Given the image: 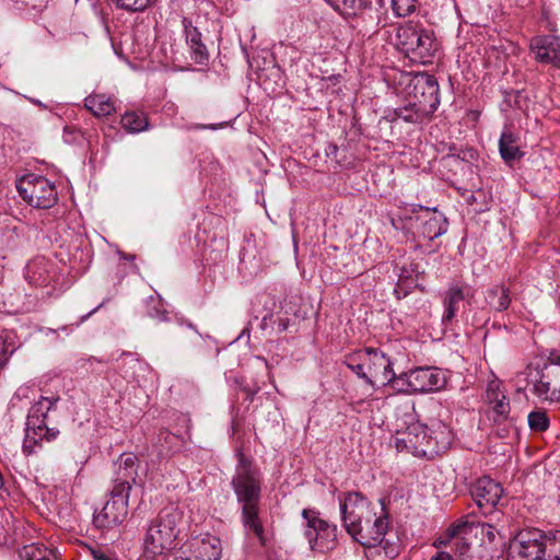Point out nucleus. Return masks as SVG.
Returning a JSON list of instances; mask_svg holds the SVG:
<instances>
[{"mask_svg":"<svg viewBox=\"0 0 560 560\" xmlns=\"http://www.w3.org/2000/svg\"><path fill=\"white\" fill-rule=\"evenodd\" d=\"M116 5L130 12L143 11L150 7L154 0H114Z\"/></svg>","mask_w":560,"mask_h":560,"instance_id":"2f4dec72","label":"nucleus"},{"mask_svg":"<svg viewBox=\"0 0 560 560\" xmlns=\"http://www.w3.org/2000/svg\"><path fill=\"white\" fill-rule=\"evenodd\" d=\"M417 7V0H392V10L398 18H406L412 14Z\"/></svg>","mask_w":560,"mask_h":560,"instance_id":"c756f323","label":"nucleus"},{"mask_svg":"<svg viewBox=\"0 0 560 560\" xmlns=\"http://www.w3.org/2000/svg\"><path fill=\"white\" fill-rule=\"evenodd\" d=\"M493 432L497 436L505 439L510 436L511 430L514 428L513 419L506 418L504 420L493 421Z\"/></svg>","mask_w":560,"mask_h":560,"instance_id":"72a5a7b5","label":"nucleus"},{"mask_svg":"<svg viewBox=\"0 0 560 560\" xmlns=\"http://www.w3.org/2000/svg\"><path fill=\"white\" fill-rule=\"evenodd\" d=\"M396 48L413 62L430 65L440 50L432 30L419 22H406L396 27Z\"/></svg>","mask_w":560,"mask_h":560,"instance_id":"20e7f679","label":"nucleus"},{"mask_svg":"<svg viewBox=\"0 0 560 560\" xmlns=\"http://www.w3.org/2000/svg\"><path fill=\"white\" fill-rule=\"evenodd\" d=\"M345 363L374 387L387 385L396 378L393 362L377 349L365 348L350 353L346 357Z\"/></svg>","mask_w":560,"mask_h":560,"instance_id":"39448f33","label":"nucleus"},{"mask_svg":"<svg viewBox=\"0 0 560 560\" xmlns=\"http://www.w3.org/2000/svg\"><path fill=\"white\" fill-rule=\"evenodd\" d=\"M318 514L317 511L312 509L303 510L302 516L307 523L304 535L312 550L326 552L336 547L337 526L319 518Z\"/></svg>","mask_w":560,"mask_h":560,"instance_id":"9d476101","label":"nucleus"},{"mask_svg":"<svg viewBox=\"0 0 560 560\" xmlns=\"http://www.w3.org/2000/svg\"><path fill=\"white\" fill-rule=\"evenodd\" d=\"M180 513L176 509L162 510L150 523L143 539L144 555L154 559L174 548Z\"/></svg>","mask_w":560,"mask_h":560,"instance_id":"423d86ee","label":"nucleus"},{"mask_svg":"<svg viewBox=\"0 0 560 560\" xmlns=\"http://www.w3.org/2000/svg\"><path fill=\"white\" fill-rule=\"evenodd\" d=\"M20 558L22 560H57L52 550L35 544L24 546L20 551Z\"/></svg>","mask_w":560,"mask_h":560,"instance_id":"a878e982","label":"nucleus"},{"mask_svg":"<svg viewBox=\"0 0 560 560\" xmlns=\"http://www.w3.org/2000/svg\"><path fill=\"white\" fill-rule=\"evenodd\" d=\"M542 532L527 528L511 540L508 560H546L542 551Z\"/></svg>","mask_w":560,"mask_h":560,"instance_id":"f8f14e48","label":"nucleus"},{"mask_svg":"<svg viewBox=\"0 0 560 560\" xmlns=\"http://www.w3.org/2000/svg\"><path fill=\"white\" fill-rule=\"evenodd\" d=\"M501 397H506L501 390V385L498 381H491L486 389L485 400L488 405L501 400Z\"/></svg>","mask_w":560,"mask_h":560,"instance_id":"473e14b6","label":"nucleus"},{"mask_svg":"<svg viewBox=\"0 0 560 560\" xmlns=\"http://www.w3.org/2000/svg\"><path fill=\"white\" fill-rule=\"evenodd\" d=\"M402 118L407 121L417 122L419 120V115L416 114V117L413 115H406L402 116Z\"/></svg>","mask_w":560,"mask_h":560,"instance_id":"37998d69","label":"nucleus"},{"mask_svg":"<svg viewBox=\"0 0 560 560\" xmlns=\"http://www.w3.org/2000/svg\"><path fill=\"white\" fill-rule=\"evenodd\" d=\"M471 493L478 506L490 512L500 501L503 489L501 485L493 479L482 477L476 481Z\"/></svg>","mask_w":560,"mask_h":560,"instance_id":"f3484780","label":"nucleus"},{"mask_svg":"<svg viewBox=\"0 0 560 560\" xmlns=\"http://www.w3.org/2000/svg\"><path fill=\"white\" fill-rule=\"evenodd\" d=\"M259 514V504L241 506V518L245 530L253 533L259 544L266 546L265 528Z\"/></svg>","mask_w":560,"mask_h":560,"instance_id":"6ab92c4d","label":"nucleus"},{"mask_svg":"<svg viewBox=\"0 0 560 560\" xmlns=\"http://www.w3.org/2000/svg\"><path fill=\"white\" fill-rule=\"evenodd\" d=\"M182 23L191 60L197 65H206L209 60V51L202 42L201 33L187 18H184Z\"/></svg>","mask_w":560,"mask_h":560,"instance_id":"a211bd4d","label":"nucleus"},{"mask_svg":"<svg viewBox=\"0 0 560 560\" xmlns=\"http://www.w3.org/2000/svg\"><path fill=\"white\" fill-rule=\"evenodd\" d=\"M467 526H468L467 522L460 521V522L452 524L447 528L446 533L450 538H454V537L460 535L467 528Z\"/></svg>","mask_w":560,"mask_h":560,"instance_id":"e433bc0d","label":"nucleus"},{"mask_svg":"<svg viewBox=\"0 0 560 560\" xmlns=\"http://www.w3.org/2000/svg\"><path fill=\"white\" fill-rule=\"evenodd\" d=\"M475 289L469 284H452L445 291L443 296L444 313L442 316V322L444 324L451 323L459 312L460 304L464 302L470 303L475 296Z\"/></svg>","mask_w":560,"mask_h":560,"instance_id":"2eb2a0df","label":"nucleus"},{"mask_svg":"<svg viewBox=\"0 0 560 560\" xmlns=\"http://www.w3.org/2000/svg\"><path fill=\"white\" fill-rule=\"evenodd\" d=\"M510 402L506 397H501V400L488 405L487 415L492 421L504 420L510 418Z\"/></svg>","mask_w":560,"mask_h":560,"instance_id":"c85d7f7f","label":"nucleus"},{"mask_svg":"<svg viewBox=\"0 0 560 560\" xmlns=\"http://www.w3.org/2000/svg\"><path fill=\"white\" fill-rule=\"evenodd\" d=\"M196 128H200V129H206V128L217 129V126L215 125H198Z\"/></svg>","mask_w":560,"mask_h":560,"instance_id":"c03bdc74","label":"nucleus"},{"mask_svg":"<svg viewBox=\"0 0 560 560\" xmlns=\"http://www.w3.org/2000/svg\"><path fill=\"white\" fill-rule=\"evenodd\" d=\"M84 106L95 117H106L116 112V100L109 95L94 93L85 97Z\"/></svg>","mask_w":560,"mask_h":560,"instance_id":"aec40b11","label":"nucleus"},{"mask_svg":"<svg viewBox=\"0 0 560 560\" xmlns=\"http://www.w3.org/2000/svg\"><path fill=\"white\" fill-rule=\"evenodd\" d=\"M415 103L418 112H434L439 104V84L431 75H422L413 79Z\"/></svg>","mask_w":560,"mask_h":560,"instance_id":"dca6fc26","label":"nucleus"},{"mask_svg":"<svg viewBox=\"0 0 560 560\" xmlns=\"http://www.w3.org/2000/svg\"><path fill=\"white\" fill-rule=\"evenodd\" d=\"M399 380L405 381L408 389L413 393L435 392L446 385L445 374L433 366L416 368L401 373Z\"/></svg>","mask_w":560,"mask_h":560,"instance_id":"ddd939ff","label":"nucleus"},{"mask_svg":"<svg viewBox=\"0 0 560 560\" xmlns=\"http://www.w3.org/2000/svg\"><path fill=\"white\" fill-rule=\"evenodd\" d=\"M529 49L537 62L560 69V37L537 35L530 39Z\"/></svg>","mask_w":560,"mask_h":560,"instance_id":"4468645a","label":"nucleus"},{"mask_svg":"<svg viewBox=\"0 0 560 560\" xmlns=\"http://www.w3.org/2000/svg\"><path fill=\"white\" fill-rule=\"evenodd\" d=\"M528 425L530 430L544 432L549 427V419L545 411L534 410L528 415Z\"/></svg>","mask_w":560,"mask_h":560,"instance_id":"7c9ffc66","label":"nucleus"},{"mask_svg":"<svg viewBox=\"0 0 560 560\" xmlns=\"http://www.w3.org/2000/svg\"><path fill=\"white\" fill-rule=\"evenodd\" d=\"M231 486L241 506L260 503L262 486L260 471L243 454L238 455Z\"/></svg>","mask_w":560,"mask_h":560,"instance_id":"0eeeda50","label":"nucleus"},{"mask_svg":"<svg viewBox=\"0 0 560 560\" xmlns=\"http://www.w3.org/2000/svg\"><path fill=\"white\" fill-rule=\"evenodd\" d=\"M339 501L348 534L365 548L381 545L389 527L388 513L383 502L373 504L359 492H349Z\"/></svg>","mask_w":560,"mask_h":560,"instance_id":"f257e3e1","label":"nucleus"},{"mask_svg":"<svg viewBox=\"0 0 560 560\" xmlns=\"http://www.w3.org/2000/svg\"><path fill=\"white\" fill-rule=\"evenodd\" d=\"M485 300L490 310L503 312L511 304L510 290L503 284H497L486 291Z\"/></svg>","mask_w":560,"mask_h":560,"instance_id":"412c9836","label":"nucleus"},{"mask_svg":"<svg viewBox=\"0 0 560 560\" xmlns=\"http://www.w3.org/2000/svg\"><path fill=\"white\" fill-rule=\"evenodd\" d=\"M342 1H343V3L346 4V3H348V2H351V3H352L354 0H342Z\"/></svg>","mask_w":560,"mask_h":560,"instance_id":"a18cd8bd","label":"nucleus"},{"mask_svg":"<svg viewBox=\"0 0 560 560\" xmlns=\"http://www.w3.org/2000/svg\"><path fill=\"white\" fill-rule=\"evenodd\" d=\"M92 556L94 560H116L115 558L105 555L103 551L95 549L92 550Z\"/></svg>","mask_w":560,"mask_h":560,"instance_id":"58836bf2","label":"nucleus"},{"mask_svg":"<svg viewBox=\"0 0 560 560\" xmlns=\"http://www.w3.org/2000/svg\"><path fill=\"white\" fill-rule=\"evenodd\" d=\"M58 434H59L58 430L48 428V433H45V440L47 442H50V441L55 440Z\"/></svg>","mask_w":560,"mask_h":560,"instance_id":"79ce46f5","label":"nucleus"},{"mask_svg":"<svg viewBox=\"0 0 560 560\" xmlns=\"http://www.w3.org/2000/svg\"><path fill=\"white\" fill-rule=\"evenodd\" d=\"M482 534L488 537L489 541L494 540V527L490 524L482 525Z\"/></svg>","mask_w":560,"mask_h":560,"instance_id":"4c0bfd02","label":"nucleus"},{"mask_svg":"<svg viewBox=\"0 0 560 560\" xmlns=\"http://www.w3.org/2000/svg\"><path fill=\"white\" fill-rule=\"evenodd\" d=\"M46 413L42 411L40 402L33 406L27 416L25 431L36 436L42 442L45 440V433H48V428L45 424Z\"/></svg>","mask_w":560,"mask_h":560,"instance_id":"4be33fe9","label":"nucleus"},{"mask_svg":"<svg viewBox=\"0 0 560 560\" xmlns=\"http://www.w3.org/2000/svg\"><path fill=\"white\" fill-rule=\"evenodd\" d=\"M430 560H452V557L445 551H438Z\"/></svg>","mask_w":560,"mask_h":560,"instance_id":"ea45409f","label":"nucleus"},{"mask_svg":"<svg viewBox=\"0 0 560 560\" xmlns=\"http://www.w3.org/2000/svg\"><path fill=\"white\" fill-rule=\"evenodd\" d=\"M447 411L435 407L433 417L427 423L411 422L404 430H397L394 444L398 452L417 457L433 458L445 453L452 445L454 435L445 422Z\"/></svg>","mask_w":560,"mask_h":560,"instance_id":"f03ea898","label":"nucleus"},{"mask_svg":"<svg viewBox=\"0 0 560 560\" xmlns=\"http://www.w3.org/2000/svg\"><path fill=\"white\" fill-rule=\"evenodd\" d=\"M122 128L130 132L137 133L148 129L149 121L143 112H127L121 117Z\"/></svg>","mask_w":560,"mask_h":560,"instance_id":"b1692460","label":"nucleus"},{"mask_svg":"<svg viewBox=\"0 0 560 560\" xmlns=\"http://www.w3.org/2000/svg\"><path fill=\"white\" fill-rule=\"evenodd\" d=\"M401 283H402V279L400 278V279H399V282H398V287H400V285H401Z\"/></svg>","mask_w":560,"mask_h":560,"instance_id":"49530a36","label":"nucleus"},{"mask_svg":"<svg viewBox=\"0 0 560 560\" xmlns=\"http://www.w3.org/2000/svg\"><path fill=\"white\" fill-rule=\"evenodd\" d=\"M542 551L546 560H560V530L542 533Z\"/></svg>","mask_w":560,"mask_h":560,"instance_id":"393cba45","label":"nucleus"},{"mask_svg":"<svg viewBox=\"0 0 560 560\" xmlns=\"http://www.w3.org/2000/svg\"><path fill=\"white\" fill-rule=\"evenodd\" d=\"M16 189L30 206L38 209H49L58 199L55 185L47 178L35 174L23 176L19 180Z\"/></svg>","mask_w":560,"mask_h":560,"instance_id":"1a4fd4ad","label":"nucleus"},{"mask_svg":"<svg viewBox=\"0 0 560 560\" xmlns=\"http://www.w3.org/2000/svg\"><path fill=\"white\" fill-rule=\"evenodd\" d=\"M499 150L501 158L505 162L518 159L522 153L520 151L517 139L510 129H504L499 141Z\"/></svg>","mask_w":560,"mask_h":560,"instance_id":"5701e85b","label":"nucleus"},{"mask_svg":"<svg viewBox=\"0 0 560 560\" xmlns=\"http://www.w3.org/2000/svg\"><path fill=\"white\" fill-rule=\"evenodd\" d=\"M537 375L533 393L544 400L560 401V354L551 353Z\"/></svg>","mask_w":560,"mask_h":560,"instance_id":"9b49d317","label":"nucleus"},{"mask_svg":"<svg viewBox=\"0 0 560 560\" xmlns=\"http://www.w3.org/2000/svg\"><path fill=\"white\" fill-rule=\"evenodd\" d=\"M455 545L458 560H475L474 556L468 555L470 547L465 540L458 538Z\"/></svg>","mask_w":560,"mask_h":560,"instance_id":"c9c22d12","label":"nucleus"},{"mask_svg":"<svg viewBox=\"0 0 560 560\" xmlns=\"http://www.w3.org/2000/svg\"><path fill=\"white\" fill-rule=\"evenodd\" d=\"M277 325H278V330L280 332L285 331L289 327V318H279Z\"/></svg>","mask_w":560,"mask_h":560,"instance_id":"a19ab883","label":"nucleus"},{"mask_svg":"<svg viewBox=\"0 0 560 560\" xmlns=\"http://www.w3.org/2000/svg\"><path fill=\"white\" fill-rule=\"evenodd\" d=\"M399 217L406 221L415 220L418 223V233L429 241L441 236L447 230V220L436 208L406 203L400 207Z\"/></svg>","mask_w":560,"mask_h":560,"instance_id":"6e6552de","label":"nucleus"},{"mask_svg":"<svg viewBox=\"0 0 560 560\" xmlns=\"http://www.w3.org/2000/svg\"><path fill=\"white\" fill-rule=\"evenodd\" d=\"M15 337L11 331L2 330L0 332V368L5 366L11 355L18 349Z\"/></svg>","mask_w":560,"mask_h":560,"instance_id":"bb28decb","label":"nucleus"},{"mask_svg":"<svg viewBox=\"0 0 560 560\" xmlns=\"http://www.w3.org/2000/svg\"><path fill=\"white\" fill-rule=\"evenodd\" d=\"M115 465L116 477L109 499L93 514L94 526L103 530L116 528L127 520L130 492L138 479V457L135 454H121Z\"/></svg>","mask_w":560,"mask_h":560,"instance_id":"7ed1b4c3","label":"nucleus"},{"mask_svg":"<svg viewBox=\"0 0 560 560\" xmlns=\"http://www.w3.org/2000/svg\"><path fill=\"white\" fill-rule=\"evenodd\" d=\"M38 446H40V442L36 439V436L25 431V439L23 441V453L26 455H31L36 452V448Z\"/></svg>","mask_w":560,"mask_h":560,"instance_id":"f704fd0d","label":"nucleus"},{"mask_svg":"<svg viewBox=\"0 0 560 560\" xmlns=\"http://www.w3.org/2000/svg\"><path fill=\"white\" fill-rule=\"evenodd\" d=\"M220 541L217 538L209 539L208 541L202 540L197 548L198 558L201 560H220L221 548Z\"/></svg>","mask_w":560,"mask_h":560,"instance_id":"cd10ccee","label":"nucleus"}]
</instances>
